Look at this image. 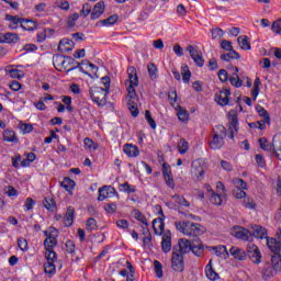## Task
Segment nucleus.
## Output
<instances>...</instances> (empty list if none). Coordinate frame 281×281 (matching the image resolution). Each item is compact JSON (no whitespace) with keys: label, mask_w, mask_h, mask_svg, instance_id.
<instances>
[{"label":"nucleus","mask_w":281,"mask_h":281,"mask_svg":"<svg viewBox=\"0 0 281 281\" xmlns=\"http://www.w3.org/2000/svg\"><path fill=\"white\" fill-rule=\"evenodd\" d=\"M18 246L22 251H26L27 249V239L20 237L18 239Z\"/></svg>","instance_id":"obj_63"},{"label":"nucleus","mask_w":281,"mask_h":281,"mask_svg":"<svg viewBox=\"0 0 281 281\" xmlns=\"http://www.w3.org/2000/svg\"><path fill=\"white\" fill-rule=\"evenodd\" d=\"M172 199H175L176 203H178V205H182L183 207H190V202H188V200H186V198H183L182 195H173Z\"/></svg>","instance_id":"obj_49"},{"label":"nucleus","mask_w":281,"mask_h":281,"mask_svg":"<svg viewBox=\"0 0 281 281\" xmlns=\"http://www.w3.org/2000/svg\"><path fill=\"white\" fill-rule=\"evenodd\" d=\"M171 269L173 271H177L178 273H183L186 269V265L183 262V255L172 251V257H171Z\"/></svg>","instance_id":"obj_8"},{"label":"nucleus","mask_w":281,"mask_h":281,"mask_svg":"<svg viewBox=\"0 0 281 281\" xmlns=\"http://www.w3.org/2000/svg\"><path fill=\"white\" fill-rule=\"evenodd\" d=\"M210 201L213 205H222L223 204V198H221V194L213 193L210 198Z\"/></svg>","instance_id":"obj_54"},{"label":"nucleus","mask_w":281,"mask_h":281,"mask_svg":"<svg viewBox=\"0 0 281 281\" xmlns=\"http://www.w3.org/2000/svg\"><path fill=\"white\" fill-rule=\"evenodd\" d=\"M187 52H189L192 60L195 63L196 67H203L205 65V60L203 59V55H199V50L194 48L192 45L187 46Z\"/></svg>","instance_id":"obj_13"},{"label":"nucleus","mask_w":281,"mask_h":281,"mask_svg":"<svg viewBox=\"0 0 281 281\" xmlns=\"http://www.w3.org/2000/svg\"><path fill=\"white\" fill-rule=\"evenodd\" d=\"M227 69H234V72L232 74V76L229 78L231 85H233V87H237V88L243 87V80H240V76H238V71H239L238 67L228 66Z\"/></svg>","instance_id":"obj_18"},{"label":"nucleus","mask_w":281,"mask_h":281,"mask_svg":"<svg viewBox=\"0 0 281 281\" xmlns=\"http://www.w3.org/2000/svg\"><path fill=\"white\" fill-rule=\"evenodd\" d=\"M161 250L164 254H170V251H172V235L170 234V231H167L162 235Z\"/></svg>","instance_id":"obj_14"},{"label":"nucleus","mask_w":281,"mask_h":281,"mask_svg":"<svg viewBox=\"0 0 281 281\" xmlns=\"http://www.w3.org/2000/svg\"><path fill=\"white\" fill-rule=\"evenodd\" d=\"M220 58L225 63H229V60H240V54L236 50H228V53L222 54Z\"/></svg>","instance_id":"obj_27"},{"label":"nucleus","mask_w":281,"mask_h":281,"mask_svg":"<svg viewBox=\"0 0 281 281\" xmlns=\"http://www.w3.org/2000/svg\"><path fill=\"white\" fill-rule=\"evenodd\" d=\"M120 16L117 14H113L111 16H109L108 19L101 20L100 23H102V25H115V23H117Z\"/></svg>","instance_id":"obj_42"},{"label":"nucleus","mask_w":281,"mask_h":281,"mask_svg":"<svg viewBox=\"0 0 281 281\" xmlns=\"http://www.w3.org/2000/svg\"><path fill=\"white\" fill-rule=\"evenodd\" d=\"M233 183L235 186V189H237V190H247V188H248L247 182H245V180H243L240 178H235L233 180Z\"/></svg>","instance_id":"obj_44"},{"label":"nucleus","mask_w":281,"mask_h":281,"mask_svg":"<svg viewBox=\"0 0 281 281\" xmlns=\"http://www.w3.org/2000/svg\"><path fill=\"white\" fill-rule=\"evenodd\" d=\"M229 95H232V91L224 88L215 94V100L221 106H227V104H229Z\"/></svg>","instance_id":"obj_12"},{"label":"nucleus","mask_w":281,"mask_h":281,"mask_svg":"<svg viewBox=\"0 0 281 281\" xmlns=\"http://www.w3.org/2000/svg\"><path fill=\"white\" fill-rule=\"evenodd\" d=\"M132 216H133L136 221H138L139 223H142V225H145L146 227H148V220H146V216L143 215V213H142L139 210H137V209L133 210V211H132Z\"/></svg>","instance_id":"obj_33"},{"label":"nucleus","mask_w":281,"mask_h":281,"mask_svg":"<svg viewBox=\"0 0 281 281\" xmlns=\"http://www.w3.org/2000/svg\"><path fill=\"white\" fill-rule=\"evenodd\" d=\"M105 4L104 1H100L98 2L91 13V19L92 21H95V19H100V16H102V14H104V10H105Z\"/></svg>","instance_id":"obj_20"},{"label":"nucleus","mask_w":281,"mask_h":281,"mask_svg":"<svg viewBox=\"0 0 281 281\" xmlns=\"http://www.w3.org/2000/svg\"><path fill=\"white\" fill-rule=\"evenodd\" d=\"M173 251L180 254L181 256H186V254H194V256H203V251L205 248L203 247V243H201V238L195 237L191 240L186 238H180L178 240V245L173 246Z\"/></svg>","instance_id":"obj_3"},{"label":"nucleus","mask_w":281,"mask_h":281,"mask_svg":"<svg viewBox=\"0 0 281 281\" xmlns=\"http://www.w3.org/2000/svg\"><path fill=\"white\" fill-rule=\"evenodd\" d=\"M154 269L157 278H164V267L161 266V262H159L158 260H155Z\"/></svg>","instance_id":"obj_50"},{"label":"nucleus","mask_w":281,"mask_h":281,"mask_svg":"<svg viewBox=\"0 0 281 281\" xmlns=\"http://www.w3.org/2000/svg\"><path fill=\"white\" fill-rule=\"evenodd\" d=\"M181 74H182L183 82L188 85V82H190V78H192V72L190 71V68L188 67V65H182Z\"/></svg>","instance_id":"obj_39"},{"label":"nucleus","mask_w":281,"mask_h":281,"mask_svg":"<svg viewBox=\"0 0 281 281\" xmlns=\"http://www.w3.org/2000/svg\"><path fill=\"white\" fill-rule=\"evenodd\" d=\"M101 82L103 83V87H91L90 88V98L92 101L95 102L99 106H102L104 102H106V95H109L110 89H111V78L109 77H102Z\"/></svg>","instance_id":"obj_5"},{"label":"nucleus","mask_w":281,"mask_h":281,"mask_svg":"<svg viewBox=\"0 0 281 281\" xmlns=\"http://www.w3.org/2000/svg\"><path fill=\"white\" fill-rule=\"evenodd\" d=\"M83 146L87 150H98L99 145L98 143L93 142V139L86 137L83 139Z\"/></svg>","instance_id":"obj_38"},{"label":"nucleus","mask_w":281,"mask_h":281,"mask_svg":"<svg viewBox=\"0 0 281 281\" xmlns=\"http://www.w3.org/2000/svg\"><path fill=\"white\" fill-rule=\"evenodd\" d=\"M43 205L48 212H56V201L53 198H45Z\"/></svg>","instance_id":"obj_35"},{"label":"nucleus","mask_w":281,"mask_h":281,"mask_svg":"<svg viewBox=\"0 0 281 281\" xmlns=\"http://www.w3.org/2000/svg\"><path fill=\"white\" fill-rule=\"evenodd\" d=\"M21 27L26 32H34V30H36L38 26H36V22L32 20L23 19Z\"/></svg>","instance_id":"obj_30"},{"label":"nucleus","mask_w":281,"mask_h":281,"mask_svg":"<svg viewBox=\"0 0 281 281\" xmlns=\"http://www.w3.org/2000/svg\"><path fill=\"white\" fill-rule=\"evenodd\" d=\"M176 110H178L177 115H178V119L180 120V122H188L190 114L187 112V110L181 108L180 105H178V108H176Z\"/></svg>","instance_id":"obj_40"},{"label":"nucleus","mask_w":281,"mask_h":281,"mask_svg":"<svg viewBox=\"0 0 281 281\" xmlns=\"http://www.w3.org/2000/svg\"><path fill=\"white\" fill-rule=\"evenodd\" d=\"M213 138L209 143L211 150H221L225 146V137H227V128L223 125H216L212 131Z\"/></svg>","instance_id":"obj_7"},{"label":"nucleus","mask_w":281,"mask_h":281,"mask_svg":"<svg viewBox=\"0 0 281 281\" xmlns=\"http://www.w3.org/2000/svg\"><path fill=\"white\" fill-rule=\"evenodd\" d=\"M162 177L167 187L175 190V176H172V169L168 162L162 164Z\"/></svg>","instance_id":"obj_9"},{"label":"nucleus","mask_w":281,"mask_h":281,"mask_svg":"<svg viewBox=\"0 0 281 281\" xmlns=\"http://www.w3.org/2000/svg\"><path fill=\"white\" fill-rule=\"evenodd\" d=\"M78 19H80L78 13L70 15L67 21L68 27H76V21H78Z\"/></svg>","instance_id":"obj_56"},{"label":"nucleus","mask_w":281,"mask_h":281,"mask_svg":"<svg viewBox=\"0 0 281 281\" xmlns=\"http://www.w3.org/2000/svg\"><path fill=\"white\" fill-rule=\"evenodd\" d=\"M221 47L222 49H224L225 52H232L234 50V46H232V42L227 41V40H223L221 42Z\"/></svg>","instance_id":"obj_60"},{"label":"nucleus","mask_w":281,"mask_h":281,"mask_svg":"<svg viewBox=\"0 0 281 281\" xmlns=\"http://www.w3.org/2000/svg\"><path fill=\"white\" fill-rule=\"evenodd\" d=\"M257 113H259L260 117H263L266 122H268V125L271 124V116L269 115V112L265 110L261 105H257L256 108Z\"/></svg>","instance_id":"obj_41"},{"label":"nucleus","mask_w":281,"mask_h":281,"mask_svg":"<svg viewBox=\"0 0 281 281\" xmlns=\"http://www.w3.org/2000/svg\"><path fill=\"white\" fill-rule=\"evenodd\" d=\"M188 150H190V144L184 138H180V140L178 142V151L180 153V155H186Z\"/></svg>","instance_id":"obj_34"},{"label":"nucleus","mask_w":281,"mask_h":281,"mask_svg":"<svg viewBox=\"0 0 281 281\" xmlns=\"http://www.w3.org/2000/svg\"><path fill=\"white\" fill-rule=\"evenodd\" d=\"M75 63L76 59H74L71 56H63L59 54L53 56V65L57 71H74V69H79L81 74H85L86 76H91L85 70L83 67L80 66V64L69 68V66L75 65Z\"/></svg>","instance_id":"obj_4"},{"label":"nucleus","mask_w":281,"mask_h":281,"mask_svg":"<svg viewBox=\"0 0 281 281\" xmlns=\"http://www.w3.org/2000/svg\"><path fill=\"white\" fill-rule=\"evenodd\" d=\"M128 80H126L127 88V106L131 111L133 117H137L139 115V109L137 108V92L135 91V87L139 85V77H137V69L131 66L127 68Z\"/></svg>","instance_id":"obj_2"},{"label":"nucleus","mask_w":281,"mask_h":281,"mask_svg":"<svg viewBox=\"0 0 281 281\" xmlns=\"http://www.w3.org/2000/svg\"><path fill=\"white\" fill-rule=\"evenodd\" d=\"M3 139L4 142H19V139L16 138V133H14V131L12 130H5L3 133Z\"/></svg>","instance_id":"obj_37"},{"label":"nucleus","mask_w":281,"mask_h":281,"mask_svg":"<svg viewBox=\"0 0 281 281\" xmlns=\"http://www.w3.org/2000/svg\"><path fill=\"white\" fill-rule=\"evenodd\" d=\"M104 210L108 214H115L117 212V204L114 202L104 205Z\"/></svg>","instance_id":"obj_55"},{"label":"nucleus","mask_w":281,"mask_h":281,"mask_svg":"<svg viewBox=\"0 0 281 281\" xmlns=\"http://www.w3.org/2000/svg\"><path fill=\"white\" fill-rule=\"evenodd\" d=\"M229 254L231 256H233V258H235V260H247V252H245V250L236 247V246H232L229 249Z\"/></svg>","instance_id":"obj_21"},{"label":"nucleus","mask_w":281,"mask_h":281,"mask_svg":"<svg viewBox=\"0 0 281 281\" xmlns=\"http://www.w3.org/2000/svg\"><path fill=\"white\" fill-rule=\"evenodd\" d=\"M66 251L68 254H76V244L74 243V240L68 239L66 241Z\"/></svg>","instance_id":"obj_57"},{"label":"nucleus","mask_w":281,"mask_h":281,"mask_svg":"<svg viewBox=\"0 0 281 281\" xmlns=\"http://www.w3.org/2000/svg\"><path fill=\"white\" fill-rule=\"evenodd\" d=\"M119 190L120 192H125L126 194H133L135 192V189L131 188V184H128V182L120 184Z\"/></svg>","instance_id":"obj_51"},{"label":"nucleus","mask_w":281,"mask_h":281,"mask_svg":"<svg viewBox=\"0 0 281 281\" xmlns=\"http://www.w3.org/2000/svg\"><path fill=\"white\" fill-rule=\"evenodd\" d=\"M278 239H268V247L270 251H273L271 263H266L261 270L263 280H269L273 278L278 271H281V227L278 229Z\"/></svg>","instance_id":"obj_1"},{"label":"nucleus","mask_w":281,"mask_h":281,"mask_svg":"<svg viewBox=\"0 0 281 281\" xmlns=\"http://www.w3.org/2000/svg\"><path fill=\"white\" fill-rule=\"evenodd\" d=\"M86 229L88 232H94V229H98V222L95 218L90 217L86 223Z\"/></svg>","instance_id":"obj_48"},{"label":"nucleus","mask_w":281,"mask_h":281,"mask_svg":"<svg viewBox=\"0 0 281 281\" xmlns=\"http://www.w3.org/2000/svg\"><path fill=\"white\" fill-rule=\"evenodd\" d=\"M247 252L252 262H255L256 265H260V259L262 258V255L260 254V249L258 248V246L251 243L248 244Z\"/></svg>","instance_id":"obj_10"},{"label":"nucleus","mask_w":281,"mask_h":281,"mask_svg":"<svg viewBox=\"0 0 281 281\" xmlns=\"http://www.w3.org/2000/svg\"><path fill=\"white\" fill-rule=\"evenodd\" d=\"M45 258L47 262H56V260H58V255L54 249H49L45 251Z\"/></svg>","instance_id":"obj_43"},{"label":"nucleus","mask_w":281,"mask_h":281,"mask_svg":"<svg viewBox=\"0 0 281 281\" xmlns=\"http://www.w3.org/2000/svg\"><path fill=\"white\" fill-rule=\"evenodd\" d=\"M20 37L16 33L0 34V43H19Z\"/></svg>","instance_id":"obj_24"},{"label":"nucleus","mask_w":281,"mask_h":281,"mask_svg":"<svg viewBox=\"0 0 281 281\" xmlns=\"http://www.w3.org/2000/svg\"><path fill=\"white\" fill-rule=\"evenodd\" d=\"M238 45L241 49L249 52L251 49V44L249 43V37L247 35H241L237 38Z\"/></svg>","instance_id":"obj_31"},{"label":"nucleus","mask_w":281,"mask_h":281,"mask_svg":"<svg viewBox=\"0 0 281 281\" xmlns=\"http://www.w3.org/2000/svg\"><path fill=\"white\" fill-rule=\"evenodd\" d=\"M165 228L166 224L164 223V217H158L153 221V229L158 236H161V234H164Z\"/></svg>","instance_id":"obj_23"},{"label":"nucleus","mask_w":281,"mask_h":281,"mask_svg":"<svg viewBox=\"0 0 281 281\" xmlns=\"http://www.w3.org/2000/svg\"><path fill=\"white\" fill-rule=\"evenodd\" d=\"M251 236H255V238H267V245L269 246V237L267 236V228L262 226L255 225L252 226V231L250 232ZM277 240H278V235H277Z\"/></svg>","instance_id":"obj_15"},{"label":"nucleus","mask_w":281,"mask_h":281,"mask_svg":"<svg viewBox=\"0 0 281 281\" xmlns=\"http://www.w3.org/2000/svg\"><path fill=\"white\" fill-rule=\"evenodd\" d=\"M205 276L211 281L218 280V273H216V271L212 267V259L209 261V263L205 267Z\"/></svg>","instance_id":"obj_28"},{"label":"nucleus","mask_w":281,"mask_h":281,"mask_svg":"<svg viewBox=\"0 0 281 281\" xmlns=\"http://www.w3.org/2000/svg\"><path fill=\"white\" fill-rule=\"evenodd\" d=\"M212 38H223L225 32L221 27H215L211 30Z\"/></svg>","instance_id":"obj_53"},{"label":"nucleus","mask_w":281,"mask_h":281,"mask_svg":"<svg viewBox=\"0 0 281 281\" xmlns=\"http://www.w3.org/2000/svg\"><path fill=\"white\" fill-rule=\"evenodd\" d=\"M123 151L127 157H137L139 155V147L132 145V144H126L123 146Z\"/></svg>","instance_id":"obj_26"},{"label":"nucleus","mask_w":281,"mask_h":281,"mask_svg":"<svg viewBox=\"0 0 281 281\" xmlns=\"http://www.w3.org/2000/svg\"><path fill=\"white\" fill-rule=\"evenodd\" d=\"M61 188L66 190V192H74V188H76V181L71 180L70 178H64V180L60 182Z\"/></svg>","instance_id":"obj_29"},{"label":"nucleus","mask_w":281,"mask_h":281,"mask_svg":"<svg viewBox=\"0 0 281 281\" xmlns=\"http://www.w3.org/2000/svg\"><path fill=\"white\" fill-rule=\"evenodd\" d=\"M233 196L235 199H245L247 196V193L243 189H234L233 190Z\"/></svg>","instance_id":"obj_58"},{"label":"nucleus","mask_w":281,"mask_h":281,"mask_svg":"<svg viewBox=\"0 0 281 281\" xmlns=\"http://www.w3.org/2000/svg\"><path fill=\"white\" fill-rule=\"evenodd\" d=\"M9 76L11 78H23V72L21 70H19V69H11L9 71Z\"/></svg>","instance_id":"obj_64"},{"label":"nucleus","mask_w":281,"mask_h":281,"mask_svg":"<svg viewBox=\"0 0 281 281\" xmlns=\"http://www.w3.org/2000/svg\"><path fill=\"white\" fill-rule=\"evenodd\" d=\"M46 238L58 240L59 232L54 226H50L47 231L44 232Z\"/></svg>","instance_id":"obj_36"},{"label":"nucleus","mask_w":281,"mask_h":281,"mask_svg":"<svg viewBox=\"0 0 281 281\" xmlns=\"http://www.w3.org/2000/svg\"><path fill=\"white\" fill-rule=\"evenodd\" d=\"M233 236L235 238H240L241 240H249V238H251V232L247 228L236 227L233 232Z\"/></svg>","instance_id":"obj_19"},{"label":"nucleus","mask_w":281,"mask_h":281,"mask_svg":"<svg viewBox=\"0 0 281 281\" xmlns=\"http://www.w3.org/2000/svg\"><path fill=\"white\" fill-rule=\"evenodd\" d=\"M175 225L178 232H181V234H184L186 236H192L193 238H199L204 232L201 224L193 222H176Z\"/></svg>","instance_id":"obj_6"},{"label":"nucleus","mask_w":281,"mask_h":281,"mask_svg":"<svg viewBox=\"0 0 281 281\" xmlns=\"http://www.w3.org/2000/svg\"><path fill=\"white\" fill-rule=\"evenodd\" d=\"M260 85H262V81H260V78L257 77L255 79L254 89L251 92L254 100H256V98H258V93H260Z\"/></svg>","instance_id":"obj_47"},{"label":"nucleus","mask_w":281,"mask_h":281,"mask_svg":"<svg viewBox=\"0 0 281 281\" xmlns=\"http://www.w3.org/2000/svg\"><path fill=\"white\" fill-rule=\"evenodd\" d=\"M44 271L45 273H48V276H54V273H56V265L52 261H47L44 265Z\"/></svg>","instance_id":"obj_46"},{"label":"nucleus","mask_w":281,"mask_h":281,"mask_svg":"<svg viewBox=\"0 0 281 281\" xmlns=\"http://www.w3.org/2000/svg\"><path fill=\"white\" fill-rule=\"evenodd\" d=\"M271 30L272 32H276V34H281V19L272 23Z\"/></svg>","instance_id":"obj_62"},{"label":"nucleus","mask_w":281,"mask_h":281,"mask_svg":"<svg viewBox=\"0 0 281 281\" xmlns=\"http://www.w3.org/2000/svg\"><path fill=\"white\" fill-rule=\"evenodd\" d=\"M147 71L150 80H157V78H159V69H157V65L149 63L147 65Z\"/></svg>","instance_id":"obj_32"},{"label":"nucleus","mask_w":281,"mask_h":281,"mask_svg":"<svg viewBox=\"0 0 281 281\" xmlns=\"http://www.w3.org/2000/svg\"><path fill=\"white\" fill-rule=\"evenodd\" d=\"M145 120L149 124L150 128H153V131L157 128V123L155 122V119H153V115L150 114V110L145 111Z\"/></svg>","instance_id":"obj_45"},{"label":"nucleus","mask_w":281,"mask_h":281,"mask_svg":"<svg viewBox=\"0 0 281 281\" xmlns=\"http://www.w3.org/2000/svg\"><path fill=\"white\" fill-rule=\"evenodd\" d=\"M57 49L60 54H69V52L74 50V41L69 38L61 40Z\"/></svg>","instance_id":"obj_16"},{"label":"nucleus","mask_w":281,"mask_h":281,"mask_svg":"<svg viewBox=\"0 0 281 281\" xmlns=\"http://www.w3.org/2000/svg\"><path fill=\"white\" fill-rule=\"evenodd\" d=\"M34 205H36V202L34 201V199L27 198L25 200L24 207H25L26 212H30V210H32L34 207Z\"/></svg>","instance_id":"obj_61"},{"label":"nucleus","mask_w":281,"mask_h":281,"mask_svg":"<svg viewBox=\"0 0 281 281\" xmlns=\"http://www.w3.org/2000/svg\"><path fill=\"white\" fill-rule=\"evenodd\" d=\"M221 82H227L229 80V74L225 69H221L217 74Z\"/></svg>","instance_id":"obj_59"},{"label":"nucleus","mask_w":281,"mask_h":281,"mask_svg":"<svg viewBox=\"0 0 281 281\" xmlns=\"http://www.w3.org/2000/svg\"><path fill=\"white\" fill-rule=\"evenodd\" d=\"M117 194V190L111 186H103L99 189V196L98 201H104L105 199H112V196H115Z\"/></svg>","instance_id":"obj_11"},{"label":"nucleus","mask_w":281,"mask_h":281,"mask_svg":"<svg viewBox=\"0 0 281 281\" xmlns=\"http://www.w3.org/2000/svg\"><path fill=\"white\" fill-rule=\"evenodd\" d=\"M259 145L260 148L267 153H273V155L278 154V150H276V145L273 143L269 144V140L266 137L259 138Z\"/></svg>","instance_id":"obj_22"},{"label":"nucleus","mask_w":281,"mask_h":281,"mask_svg":"<svg viewBox=\"0 0 281 281\" xmlns=\"http://www.w3.org/2000/svg\"><path fill=\"white\" fill-rule=\"evenodd\" d=\"M75 214H76V210L74 209V206H68L66 211V215L64 217V224L66 227H71V225H74Z\"/></svg>","instance_id":"obj_25"},{"label":"nucleus","mask_w":281,"mask_h":281,"mask_svg":"<svg viewBox=\"0 0 281 281\" xmlns=\"http://www.w3.org/2000/svg\"><path fill=\"white\" fill-rule=\"evenodd\" d=\"M56 245H58V239L46 238L44 240V247L46 250L54 249V247H56Z\"/></svg>","instance_id":"obj_52"},{"label":"nucleus","mask_w":281,"mask_h":281,"mask_svg":"<svg viewBox=\"0 0 281 281\" xmlns=\"http://www.w3.org/2000/svg\"><path fill=\"white\" fill-rule=\"evenodd\" d=\"M228 120H229V131H234L238 133V112L235 110H231L228 112Z\"/></svg>","instance_id":"obj_17"}]
</instances>
